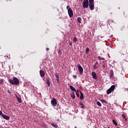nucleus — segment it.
<instances>
[{
    "label": "nucleus",
    "mask_w": 128,
    "mask_h": 128,
    "mask_svg": "<svg viewBox=\"0 0 128 128\" xmlns=\"http://www.w3.org/2000/svg\"><path fill=\"white\" fill-rule=\"evenodd\" d=\"M8 82L11 84H15L16 86H18L20 84V80L16 77H14L13 80L10 79Z\"/></svg>",
    "instance_id": "1"
},
{
    "label": "nucleus",
    "mask_w": 128,
    "mask_h": 128,
    "mask_svg": "<svg viewBox=\"0 0 128 128\" xmlns=\"http://www.w3.org/2000/svg\"><path fill=\"white\" fill-rule=\"evenodd\" d=\"M115 88H116V85L112 86L110 88L107 90V94H112V92L114 90Z\"/></svg>",
    "instance_id": "2"
},
{
    "label": "nucleus",
    "mask_w": 128,
    "mask_h": 128,
    "mask_svg": "<svg viewBox=\"0 0 128 128\" xmlns=\"http://www.w3.org/2000/svg\"><path fill=\"white\" fill-rule=\"evenodd\" d=\"M84 8H88V0H84L83 2Z\"/></svg>",
    "instance_id": "3"
},
{
    "label": "nucleus",
    "mask_w": 128,
    "mask_h": 128,
    "mask_svg": "<svg viewBox=\"0 0 128 128\" xmlns=\"http://www.w3.org/2000/svg\"><path fill=\"white\" fill-rule=\"evenodd\" d=\"M68 14L70 18H72V16H74V12H72V8H68Z\"/></svg>",
    "instance_id": "4"
},
{
    "label": "nucleus",
    "mask_w": 128,
    "mask_h": 128,
    "mask_svg": "<svg viewBox=\"0 0 128 128\" xmlns=\"http://www.w3.org/2000/svg\"><path fill=\"white\" fill-rule=\"evenodd\" d=\"M78 68L79 74H82L84 72V68H82V66L80 65V64H78Z\"/></svg>",
    "instance_id": "5"
},
{
    "label": "nucleus",
    "mask_w": 128,
    "mask_h": 128,
    "mask_svg": "<svg viewBox=\"0 0 128 128\" xmlns=\"http://www.w3.org/2000/svg\"><path fill=\"white\" fill-rule=\"evenodd\" d=\"M51 104L52 106H56V104H58V102L56 101V99L54 98L53 100H51Z\"/></svg>",
    "instance_id": "6"
},
{
    "label": "nucleus",
    "mask_w": 128,
    "mask_h": 128,
    "mask_svg": "<svg viewBox=\"0 0 128 128\" xmlns=\"http://www.w3.org/2000/svg\"><path fill=\"white\" fill-rule=\"evenodd\" d=\"M98 62H96L93 66L94 70H96V68H98Z\"/></svg>",
    "instance_id": "7"
},
{
    "label": "nucleus",
    "mask_w": 128,
    "mask_h": 128,
    "mask_svg": "<svg viewBox=\"0 0 128 128\" xmlns=\"http://www.w3.org/2000/svg\"><path fill=\"white\" fill-rule=\"evenodd\" d=\"M46 82L48 86H50V78L48 77V78H46Z\"/></svg>",
    "instance_id": "8"
},
{
    "label": "nucleus",
    "mask_w": 128,
    "mask_h": 128,
    "mask_svg": "<svg viewBox=\"0 0 128 128\" xmlns=\"http://www.w3.org/2000/svg\"><path fill=\"white\" fill-rule=\"evenodd\" d=\"M89 8L90 10H94V4H89Z\"/></svg>",
    "instance_id": "9"
},
{
    "label": "nucleus",
    "mask_w": 128,
    "mask_h": 128,
    "mask_svg": "<svg viewBox=\"0 0 128 128\" xmlns=\"http://www.w3.org/2000/svg\"><path fill=\"white\" fill-rule=\"evenodd\" d=\"M40 74L41 78H44V72L43 70H40Z\"/></svg>",
    "instance_id": "10"
},
{
    "label": "nucleus",
    "mask_w": 128,
    "mask_h": 128,
    "mask_svg": "<svg viewBox=\"0 0 128 128\" xmlns=\"http://www.w3.org/2000/svg\"><path fill=\"white\" fill-rule=\"evenodd\" d=\"M55 78H56V80L58 82H60V76H58V73L55 74H54Z\"/></svg>",
    "instance_id": "11"
},
{
    "label": "nucleus",
    "mask_w": 128,
    "mask_h": 128,
    "mask_svg": "<svg viewBox=\"0 0 128 128\" xmlns=\"http://www.w3.org/2000/svg\"><path fill=\"white\" fill-rule=\"evenodd\" d=\"M16 98L18 102H20V104L22 103V98H20V97H18L16 95Z\"/></svg>",
    "instance_id": "12"
},
{
    "label": "nucleus",
    "mask_w": 128,
    "mask_h": 128,
    "mask_svg": "<svg viewBox=\"0 0 128 128\" xmlns=\"http://www.w3.org/2000/svg\"><path fill=\"white\" fill-rule=\"evenodd\" d=\"M70 88L72 90V92H76V88H74V86H70Z\"/></svg>",
    "instance_id": "13"
},
{
    "label": "nucleus",
    "mask_w": 128,
    "mask_h": 128,
    "mask_svg": "<svg viewBox=\"0 0 128 128\" xmlns=\"http://www.w3.org/2000/svg\"><path fill=\"white\" fill-rule=\"evenodd\" d=\"M3 118H4V120H10V117L6 114H2V116Z\"/></svg>",
    "instance_id": "14"
},
{
    "label": "nucleus",
    "mask_w": 128,
    "mask_h": 128,
    "mask_svg": "<svg viewBox=\"0 0 128 128\" xmlns=\"http://www.w3.org/2000/svg\"><path fill=\"white\" fill-rule=\"evenodd\" d=\"M80 100H84V94H82V92L81 91H80Z\"/></svg>",
    "instance_id": "15"
},
{
    "label": "nucleus",
    "mask_w": 128,
    "mask_h": 128,
    "mask_svg": "<svg viewBox=\"0 0 128 128\" xmlns=\"http://www.w3.org/2000/svg\"><path fill=\"white\" fill-rule=\"evenodd\" d=\"M92 78H94V80H96V72H92Z\"/></svg>",
    "instance_id": "16"
},
{
    "label": "nucleus",
    "mask_w": 128,
    "mask_h": 128,
    "mask_svg": "<svg viewBox=\"0 0 128 128\" xmlns=\"http://www.w3.org/2000/svg\"><path fill=\"white\" fill-rule=\"evenodd\" d=\"M51 126H53L54 128H58V124H56L54 123H52Z\"/></svg>",
    "instance_id": "17"
},
{
    "label": "nucleus",
    "mask_w": 128,
    "mask_h": 128,
    "mask_svg": "<svg viewBox=\"0 0 128 128\" xmlns=\"http://www.w3.org/2000/svg\"><path fill=\"white\" fill-rule=\"evenodd\" d=\"M110 78H112L114 76V70H111L110 74Z\"/></svg>",
    "instance_id": "18"
},
{
    "label": "nucleus",
    "mask_w": 128,
    "mask_h": 128,
    "mask_svg": "<svg viewBox=\"0 0 128 128\" xmlns=\"http://www.w3.org/2000/svg\"><path fill=\"white\" fill-rule=\"evenodd\" d=\"M70 96L72 98L74 99L76 98V96L74 95V92H72L71 94H70Z\"/></svg>",
    "instance_id": "19"
},
{
    "label": "nucleus",
    "mask_w": 128,
    "mask_h": 128,
    "mask_svg": "<svg viewBox=\"0 0 128 128\" xmlns=\"http://www.w3.org/2000/svg\"><path fill=\"white\" fill-rule=\"evenodd\" d=\"M100 102H104V104H108V101L106 100L102 99L100 100Z\"/></svg>",
    "instance_id": "20"
},
{
    "label": "nucleus",
    "mask_w": 128,
    "mask_h": 128,
    "mask_svg": "<svg viewBox=\"0 0 128 128\" xmlns=\"http://www.w3.org/2000/svg\"><path fill=\"white\" fill-rule=\"evenodd\" d=\"M78 20V22L79 24H82V18H80V17H78V18H77Z\"/></svg>",
    "instance_id": "21"
},
{
    "label": "nucleus",
    "mask_w": 128,
    "mask_h": 128,
    "mask_svg": "<svg viewBox=\"0 0 128 128\" xmlns=\"http://www.w3.org/2000/svg\"><path fill=\"white\" fill-rule=\"evenodd\" d=\"M79 104L80 106H82V108H84V104H82V102H80Z\"/></svg>",
    "instance_id": "22"
},
{
    "label": "nucleus",
    "mask_w": 128,
    "mask_h": 128,
    "mask_svg": "<svg viewBox=\"0 0 128 128\" xmlns=\"http://www.w3.org/2000/svg\"><path fill=\"white\" fill-rule=\"evenodd\" d=\"M94 0H89V4H94Z\"/></svg>",
    "instance_id": "23"
},
{
    "label": "nucleus",
    "mask_w": 128,
    "mask_h": 128,
    "mask_svg": "<svg viewBox=\"0 0 128 128\" xmlns=\"http://www.w3.org/2000/svg\"><path fill=\"white\" fill-rule=\"evenodd\" d=\"M98 58L99 60H105L104 58H102V57H100V56H98Z\"/></svg>",
    "instance_id": "24"
},
{
    "label": "nucleus",
    "mask_w": 128,
    "mask_h": 128,
    "mask_svg": "<svg viewBox=\"0 0 128 128\" xmlns=\"http://www.w3.org/2000/svg\"><path fill=\"white\" fill-rule=\"evenodd\" d=\"M122 118H124L126 122V120H128V119H126V115H124V114H122Z\"/></svg>",
    "instance_id": "25"
},
{
    "label": "nucleus",
    "mask_w": 128,
    "mask_h": 128,
    "mask_svg": "<svg viewBox=\"0 0 128 128\" xmlns=\"http://www.w3.org/2000/svg\"><path fill=\"white\" fill-rule=\"evenodd\" d=\"M75 92H76V96L77 98H80V94H78V90L76 91Z\"/></svg>",
    "instance_id": "26"
},
{
    "label": "nucleus",
    "mask_w": 128,
    "mask_h": 128,
    "mask_svg": "<svg viewBox=\"0 0 128 128\" xmlns=\"http://www.w3.org/2000/svg\"><path fill=\"white\" fill-rule=\"evenodd\" d=\"M112 122H113V124H114L115 126H118V123H116V120H112Z\"/></svg>",
    "instance_id": "27"
},
{
    "label": "nucleus",
    "mask_w": 128,
    "mask_h": 128,
    "mask_svg": "<svg viewBox=\"0 0 128 128\" xmlns=\"http://www.w3.org/2000/svg\"><path fill=\"white\" fill-rule=\"evenodd\" d=\"M4 84V80L2 79H0V85L2 86Z\"/></svg>",
    "instance_id": "28"
},
{
    "label": "nucleus",
    "mask_w": 128,
    "mask_h": 128,
    "mask_svg": "<svg viewBox=\"0 0 128 128\" xmlns=\"http://www.w3.org/2000/svg\"><path fill=\"white\" fill-rule=\"evenodd\" d=\"M88 52H90V48H86V54H88Z\"/></svg>",
    "instance_id": "29"
},
{
    "label": "nucleus",
    "mask_w": 128,
    "mask_h": 128,
    "mask_svg": "<svg viewBox=\"0 0 128 128\" xmlns=\"http://www.w3.org/2000/svg\"><path fill=\"white\" fill-rule=\"evenodd\" d=\"M97 106H102V104H100V102H97Z\"/></svg>",
    "instance_id": "30"
},
{
    "label": "nucleus",
    "mask_w": 128,
    "mask_h": 128,
    "mask_svg": "<svg viewBox=\"0 0 128 128\" xmlns=\"http://www.w3.org/2000/svg\"><path fill=\"white\" fill-rule=\"evenodd\" d=\"M78 40V38H76V37H74V42H76Z\"/></svg>",
    "instance_id": "31"
},
{
    "label": "nucleus",
    "mask_w": 128,
    "mask_h": 128,
    "mask_svg": "<svg viewBox=\"0 0 128 128\" xmlns=\"http://www.w3.org/2000/svg\"><path fill=\"white\" fill-rule=\"evenodd\" d=\"M68 42L70 46H72V42H70V40H69Z\"/></svg>",
    "instance_id": "32"
},
{
    "label": "nucleus",
    "mask_w": 128,
    "mask_h": 128,
    "mask_svg": "<svg viewBox=\"0 0 128 128\" xmlns=\"http://www.w3.org/2000/svg\"><path fill=\"white\" fill-rule=\"evenodd\" d=\"M58 54H62V51H60V49L58 50Z\"/></svg>",
    "instance_id": "33"
},
{
    "label": "nucleus",
    "mask_w": 128,
    "mask_h": 128,
    "mask_svg": "<svg viewBox=\"0 0 128 128\" xmlns=\"http://www.w3.org/2000/svg\"><path fill=\"white\" fill-rule=\"evenodd\" d=\"M2 114H2V110H0V116H2Z\"/></svg>",
    "instance_id": "34"
},
{
    "label": "nucleus",
    "mask_w": 128,
    "mask_h": 128,
    "mask_svg": "<svg viewBox=\"0 0 128 128\" xmlns=\"http://www.w3.org/2000/svg\"><path fill=\"white\" fill-rule=\"evenodd\" d=\"M70 8V6H66V8H67V10H68V8Z\"/></svg>",
    "instance_id": "35"
},
{
    "label": "nucleus",
    "mask_w": 128,
    "mask_h": 128,
    "mask_svg": "<svg viewBox=\"0 0 128 128\" xmlns=\"http://www.w3.org/2000/svg\"><path fill=\"white\" fill-rule=\"evenodd\" d=\"M73 78H76V76L74 75V76H73Z\"/></svg>",
    "instance_id": "36"
},
{
    "label": "nucleus",
    "mask_w": 128,
    "mask_h": 128,
    "mask_svg": "<svg viewBox=\"0 0 128 128\" xmlns=\"http://www.w3.org/2000/svg\"><path fill=\"white\" fill-rule=\"evenodd\" d=\"M8 92L9 94H10V90H8Z\"/></svg>",
    "instance_id": "37"
},
{
    "label": "nucleus",
    "mask_w": 128,
    "mask_h": 128,
    "mask_svg": "<svg viewBox=\"0 0 128 128\" xmlns=\"http://www.w3.org/2000/svg\"><path fill=\"white\" fill-rule=\"evenodd\" d=\"M102 66H103V68H106V65L103 64V65H102Z\"/></svg>",
    "instance_id": "38"
},
{
    "label": "nucleus",
    "mask_w": 128,
    "mask_h": 128,
    "mask_svg": "<svg viewBox=\"0 0 128 128\" xmlns=\"http://www.w3.org/2000/svg\"><path fill=\"white\" fill-rule=\"evenodd\" d=\"M46 50H50V49H49L48 48H46Z\"/></svg>",
    "instance_id": "39"
},
{
    "label": "nucleus",
    "mask_w": 128,
    "mask_h": 128,
    "mask_svg": "<svg viewBox=\"0 0 128 128\" xmlns=\"http://www.w3.org/2000/svg\"><path fill=\"white\" fill-rule=\"evenodd\" d=\"M7 2H8L10 0H6Z\"/></svg>",
    "instance_id": "40"
},
{
    "label": "nucleus",
    "mask_w": 128,
    "mask_h": 128,
    "mask_svg": "<svg viewBox=\"0 0 128 128\" xmlns=\"http://www.w3.org/2000/svg\"><path fill=\"white\" fill-rule=\"evenodd\" d=\"M57 122H60V120H57Z\"/></svg>",
    "instance_id": "41"
}]
</instances>
